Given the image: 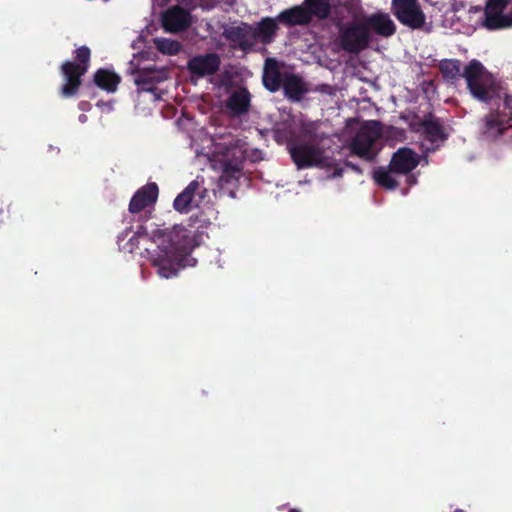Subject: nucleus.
<instances>
[{"label": "nucleus", "mask_w": 512, "mask_h": 512, "mask_svg": "<svg viewBox=\"0 0 512 512\" xmlns=\"http://www.w3.org/2000/svg\"><path fill=\"white\" fill-rule=\"evenodd\" d=\"M280 88H283L285 98L291 102H300L303 95L308 91L301 76L289 72L284 73V82Z\"/></svg>", "instance_id": "6ab92c4d"}, {"label": "nucleus", "mask_w": 512, "mask_h": 512, "mask_svg": "<svg viewBox=\"0 0 512 512\" xmlns=\"http://www.w3.org/2000/svg\"><path fill=\"white\" fill-rule=\"evenodd\" d=\"M221 64L220 56L217 53L197 55L189 59L187 63L188 72L197 77H208L219 71Z\"/></svg>", "instance_id": "9b49d317"}, {"label": "nucleus", "mask_w": 512, "mask_h": 512, "mask_svg": "<svg viewBox=\"0 0 512 512\" xmlns=\"http://www.w3.org/2000/svg\"><path fill=\"white\" fill-rule=\"evenodd\" d=\"M93 82L98 88L108 93H114L120 83V76L111 70L100 68L93 74Z\"/></svg>", "instance_id": "5701e85b"}, {"label": "nucleus", "mask_w": 512, "mask_h": 512, "mask_svg": "<svg viewBox=\"0 0 512 512\" xmlns=\"http://www.w3.org/2000/svg\"><path fill=\"white\" fill-rule=\"evenodd\" d=\"M363 11L360 0H337L336 6H334V12L337 15L347 14L353 20H356L359 14Z\"/></svg>", "instance_id": "a878e982"}, {"label": "nucleus", "mask_w": 512, "mask_h": 512, "mask_svg": "<svg viewBox=\"0 0 512 512\" xmlns=\"http://www.w3.org/2000/svg\"><path fill=\"white\" fill-rule=\"evenodd\" d=\"M391 12L401 25L417 30L425 25V14L419 0H391Z\"/></svg>", "instance_id": "6e6552de"}, {"label": "nucleus", "mask_w": 512, "mask_h": 512, "mask_svg": "<svg viewBox=\"0 0 512 512\" xmlns=\"http://www.w3.org/2000/svg\"><path fill=\"white\" fill-rule=\"evenodd\" d=\"M161 23L166 32L180 33L190 26V14L181 6H173L162 14Z\"/></svg>", "instance_id": "f8f14e48"}, {"label": "nucleus", "mask_w": 512, "mask_h": 512, "mask_svg": "<svg viewBox=\"0 0 512 512\" xmlns=\"http://www.w3.org/2000/svg\"><path fill=\"white\" fill-rule=\"evenodd\" d=\"M419 128L430 142L445 141L447 134L440 120L429 114L419 122Z\"/></svg>", "instance_id": "412c9836"}, {"label": "nucleus", "mask_w": 512, "mask_h": 512, "mask_svg": "<svg viewBox=\"0 0 512 512\" xmlns=\"http://www.w3.org/2000/svg\"><path fill=\"white\" fill-rule=\"evenodd\" d=\"M309 13L312 18L326 20L331 15L332 5L330 0H304L299 5Z\"/></svg>", "instance_id": "b1692460"}, {"label": "nucleus", "mask_w": 512, "mask_h": 512, "mask_svg": "<svg viewBox=\"0 0 512 512\" xmlns=\"http://www.w3.org/2000/svg\"><path fill=\"white\" fill-rule=\"evenodd\" d=\"M505 95L499 90V97L488 103L496 106L482 118V133L488 138H497L512 127V107L505 106Z\"/></svg>", "instance_id": "39448f33"}, {"label": "nucleus", "mask_w": 512, "mask_h": 512, "mask_svg": "<svg viewBox=\"0 0 512 512\" xmlns=\"http://www.w3.org/2000/svg\"><path fill=\"white\" fill-rule=\"evenodd\" d=\"M158 197V187L156 183H149L139 188L129 202L130 213H139L146 207L156 203Z\"/></svg>", "instance_id": "2eb2a0df"}, {"label": "nucleus", "mask_w": 512, "mask_h": 512, "mask_svg": "<svg viewBox=\"0 0 512 512\" xmlns=\"http://www.w3.org/2000/svg\"><path fill=\"white\" fill-rule=\"evenodd\" d=\"M166 72L156 68H145L136 73L134 82L139 92L156 93V84L165 81Z\"/></svg>", "instance_id": "dca6fc26"}, {"label": "nucleus", "mask_w": 512, "mask_h": 512, "mask_svg": "<svg viewBox=\"0 0 512 512\" xmlns=\"http://www.w3.org/2000/svg\"><path fill=\"white\" fill-rule=\"evenodd\" d=\"M198 187L199 184L197 181L193 180L190 182L187 187L183 189L181 194L177 195L175 201H173V208L178 212L187 213Z\"/></svg>", "instance_id": "393cba45"}, {"label": "nucleus", "mask_w": 512, "mask_h": 512, "mask_svg": "<svg viewBox=\"0 0 512 512\" xmlns=\"http://www.w3.org/2000/svg\"><path fill=\"white\" fill-rule=\"evenodd\" d=\"M505 107H512V96L505 95Z\"/></svg>", "instance_id": "473e14b6"}, {"label": "nucleus", "mask_w": 512, "mask_h": 512, "mask_svg": "<svg viewBox=\"0 0 512 512\" xmlns=\"http://www.w3.org/2000/svg\"><path fill=\"white\" fill-rule=\"evenodd\" d=\"M274 19L278 20L280 25L289 28L295 26H307L310 25L313 20L310 14H308L300 5L280 11Z\"/></svg>", "instance_id": "f3484780"}, {"label": "nucleus", "mask_w": 512, "mask_h": 512, "mask_svg": "<svg viewBox=\"0 0 512 512\" xmlns=\"http://www.w3.org/2000/svg\"><path fill=\"white\" fill-rule=\"evenodd\" d=\"M358 21L366 25L370 32L373 31L380 37H392L396 33V24L392 21L390 15L385 12L379 11L369 14L358 19Z\"/></svg>", "instance_id": "ddd939ff"}, {"label": "nucleus", "mask_w": 512, "mask_h": 512, "mask_svg": "<svg viewBox=\"0 0 512 512\" xmlns=\"http://www.w3.org/2000/svg\"><path fill=\"white\" fill-rule=\"evenodd\" d=\"M288 512H300V511L297 509H290Z\"/></svg>", "instance_id": "f704fd0d"}, {"label": "nucleus", "mask_w": 512, "mask_h": 512, "mask_svg": "<svg viewBox=\"0 0 512 512\" xmlns=\"http://www.w3.org/2000/svg\"><path fill=\"white\" fill-rule=\"evenodd\" d=\"M10 218V206L3 208L0 207V224L5 223Z\"/></svg>", "instance_id": "c756f323"}, {"label": "nucleus", "mask_w": 512, "mask_h": 512, "mask_svg": "<svg viewBox=\"0 0 512 512\" xmlns=\"http://www.w3.org/2000/svg\"><path fill=\"white\" fill-rule=\"evenodd\" d=\"M140 239L151 241L155 245V248H145V251L152 266L157 268V274L166 279L177 276V267L184 266L183 257L195 247L188 229L181 225H175L171 229L155 228L150 232L140 225L129 240V252H133L135 242L138 243Z\"/></svg>", "instance_id": "f257e3e1"}, {"label": "nucleus", "mask_w": 512, "mask_h": 512, "mask_svg": "<svg viewBox=\"0 0 512 512\" xmlns=\"http://www.w3.org/2000/svg\"><path fill=\"white\" fill-rule=\"evenodd\" d=\"M344 166H346V167H348V168H350V169L354 170V171H355V172H357V173H361V169H360V167H359L358 165H356V164H354V163H352V162L348 161V160L344 162Z\"/></svg>", "instance_id": "7c9ffc66"}, {"label": "nucleus", "mask_w": 512, "mask_h": 512, "mask_svg": "<svg viewBox=\"0 0 512 512\" xmlns=\"http://www.w3.org/2000/svg\"><path fill=\"white\" fill-rule=\"evenodd\" d=\"M286 148H288L291 160L299 170L331 166V162L324 156L322 148L314 143L291 141Z\"/></svg>", "instance_id": "423d86ee"}, {"label": "nucleus", "mask_w": 512, "mask_h": 512, "mask_svg": "<svg viewBox=\"0 0 512 512\" xmlns=\"http://www.w3.org/2000/svg\"><path fill=\"white\" fill-rule=\"evenodd\" d=\"M380 135L379 123L376 121L361 126L350 142V154L358 156L366 162L374 161L379 152L375 148V143L379 140Z\"/></svg>", "instance_id": "0eeeda50"}, {"label": "nucleus", "mask_w": 512, "mask_h": 512, "mask_svg": "<svg viewBox=\"0 0 512 512\" xmlns=\"http://www.w3.org/2000/svg\"><path fill=\"white\" fill-rule=\"evenodd\" d=\"M336 43L342 51L358 55L370 46L372 36L365 24L353 19L347 23L337 24Z\"/></svg>", "instance_id": "20e7f679"}, {"label": "nucleus", "mask_w": 512, "mask_h": 512, "mask_svg": "<svg viewBox=\"0 0 512 512\" xmlns=\"http://www.w3.org/2000/svg\"><path fill=\"white\" fill-rule=\"evenodd\" d=\"M510 0H487L484 6L483 25L489 30L509 29L512 27V12L504 14Z\"/></svg>", "instance_id": "1a4fd4ad"}, {"label": "nucleus", "mask_w": 512, "mask_h": 512, "mask_svg": "<svg viewBox=\"0 0 512 512\" xmlns=\"http://www.w3.org/2000/svg\"><path fill=\"white\" fill-rule=\"evenodd\" d=\"M154 44L157 51L164 55H176L182 50V45L177 40H171L162 37L155 38Z\"/></svg>", "instance_id": "cd10ccee"}, {"label": "nucleus", "mask_w": 512, "mask_h": 512, "mask_svg": "<svg viewBox=\"0 0 512 512\" xmlns=\"http://www.w3.org/2000/svg\"><path fill=\"white\" fill-rule=\"evenodd\" d=\"M226 107L234 116H241L247 113L249 107H251V94L246 88L232 92L228 100H226Z\"/></svg>", "instance_id": "4be33fe9"}, {"label": "nucleus", "mask_w": 512, "mask_h": 512, "mask_svg": "<svg viewBox=\"0 0 512 512\" xmlns=\"http://www.w3.org/2000/svg\"><path fill=\"white\" fill-rule=\"evenodd\" d=\"M392 173L395 172H391L389 167H379L374 172V180L379 186L385 189L394 190L397 188L398 182L393 178Z\"/></svg>", "instance_id": "bb28decb"}, {"label": "nucleus", "mask_w": 512, "mask_h": 512, "mask_svg": "<svg viewBox=\"0 0 512 512\" xmlns=\"http://www.w3.org/2000/svg\"><path fill=\"white\" fill-rule=\"evenodd\" d=\"M221 35H223L226 41L230 42L232 49L249 52L254 46L252 24L241 22L238 26H226Z\"/></svg>", "instance_id": "9d476101"}, {"label": "nucleus", "mask_w": 512, "mask_h": 512, "mask_svg": "<svg viewBox=\"0 0 512 512\" xmlns=\"http://www.w3.org/2000/svg\"><path fill=\"white\" fill-rule=\"evenodd\" d=\"M418 164V154L411 148L401 147L392 154L389 168L397 174H408L417 168Z\"/></svg>", "instance_id": "4468645a"}, {"label": "nucleus", "mask_w": 512, "mask_h": 512, "mask_svg": "<svg viewBox=\"0 0 512 512\" xmlns=\"http://www.w3.org/2000/svg\"><path fill=\"white\" fill-rule=\"evenodd\" d=\"M439 71L446 83L454 84L460 78L465 79L468 92L478 102L492 103L499 97V87L492 73L477 59H472L462 69L460 60L445 58L439 62Z\"/></svg>", "instance_id": "f03ea898"}, {"label": "nucleus", "mask_w": 512, "mask_h": 512, "mask_svg": "<svg viewBox=\"0 0 512 512\" xmlns=\"http://www.w3.org/2000/svg\"><path fill=\"white\" fill-rule=\"evenodd\" d=\"M242 159H240V161H225L223 165V176L221 177H236V175L240 174L242 170Z\"/></svg>", "instance_id": "c85d7f7f"}, {"label": "nucleus", "mask_w": 512, "mask_h": 512, "mask_svg": "<svg viewBox=\"0 0 512 512\" xmlns=\"http://www.w3.org/2000/svg\"><path fill=\"white\" fill-rule=\"evenodd\" d=\"M279 22L272 17H263L256 26L252 25V37L263 45H269L275 39L279 30Z\"/></svg>", "instance_id": "a211bd4d"}, {"label": "nucleus", "mask_w": 512, "mask_h": 512, "mask_svg": "<svg viewBox=\"0 0 512 512\" xmlns=\"http://www.w3.org/2000/svg\"><path fill=\"white\" fill-rule=\"evenodd\" d=\"M90 61L91 50L86 45H82L74 51V61H65L60 66V73L64 78V85L60 87V95L64 99L75 97L79 93L81 78L88 71Z\"/></svg>", "instance_id": "7ed1b4c3"}, {"label": "nucleus", "mask_w": 512, "mask_h": 512, "mask_svg": "<svg viewBox=\"0 0 512 512\" xmlns=\"http://www.w3.org/2000/svg\"><path fill=\"white\" fill-rule=\"evenodd\" d=\"M264 88L269 92L275 93L284 82V73L280 71L278 61L274 58H267L266 65H264L263 77Z\"/></svg>", "instance_id": "aec40b11"}, {"label": "nucleus", "mask_w": 512, "mask_h": 512, "mask_svg": "<svg viewBox=\"0 0 512 512\" xmlns=\"http://www.w3.org/2000/svg\"><path fill=\"white\" fill-rule=\"evenodd\" d=\"M454 512H463L461 509H456Z\"/></svg>", "instance_id": "c9c22d12"}, {"label": "nucleus", "mask_w": 512, "mask_h": 512, "mask_svg": "<svg viewBox=\"0 0 512 512\" xmlns=\"http://www.w3.org/2000/svg\"><path fill=\"white\" fill-rule=\"evenodd\" d=\"M342 175H343L342 167H337V168L334 169L332 177H342Z\"/></svg>", "instance_id": "2f4dec72"}, {"label": "nucleus", "mask_w": 512, "mask_h": 512, "mask_svg": "<svg viewBox=\"0 0 512 512\" xmlns=\"http://www.w3.org/2000/svg\"><path fill=\"white\" fill-rule=\"evenodd\" d=\"M278 138H279V131L277 130V131H275V139L278 140Z\"/></svg>", "instance_id": "72a5a7b5"}]
</instances>
